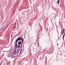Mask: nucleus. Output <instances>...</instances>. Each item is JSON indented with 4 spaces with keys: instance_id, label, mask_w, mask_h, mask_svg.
<instances>
[{
    "instance_id": "nucleus-8",
    "label": "nucleus",
    "mask_w": 65,
    "mask_h": 65,
    "mask_svg": "<svg viewBox=\"0 0 65 65\" xmlns=\"http://www.w3.org/2000/svg\"><path fill=\"white\" fill-rule=\"evenodd\" d=\"M64 31H65V28H64L63 29V32H64Z\"/></svg>"
},
{
    "instance_id": "nucleus-9",
    "label": "nucleus",
    "mask_w": 65,
    "mask_h": 65,
    "mask_svg": "<svg viewBox=\"0 0 65 65\" xmlns=\"http://www.w3.org/2000/svg\"><path fill=\"white\" fill-rule=\"evenodd\" d=\"M4 26L3 27H2V28H1V30H2V29H3V28H4Z\"/></svg>"
},
{
    "instance_id": "nucleus-17",
    "label": "nucleus",
    "mask_w": 65,
    "mask_h": 65,
    "mask_svg": "<svg viewBox=\"0 0 65 65\" xmlns=\"http://www.w3.org/2000/svg\"><path fill=\"white\" fill-rule=\"evenodd\" d=\"M61 36H60V37H61Z\"/></svg>"
},
{
    "instance_id": "nucleus-15",
    "label": "nucleus",
    "mask_w": 65,
    "mask_h": 65,
    "mask_svg": "<svg viewBox=\"0 0 65 65\" xmlns=\"http://www.w3.org/2000/svg\"><path fill=\"white\" fill-rule=\"evenodd\" d=\"M38 46H39V43H38Z\"/></svg>"
},
{
    "instance_id": "nucleus-3",
    "label": "nucleus",
    "mask_w": 65,
    "mask_h": 65,
    "mask_svg": "<svg viewBox=\"0 0 65 65\" xmlns=\"http://www.w3.org/2000/svg\"><path fill=\"white\" fill-rule=\"evenodd\" d=\"M15 46L16 47V48H18V44H17V43L15 44Z\"/></svg>"
},
{
    "instance_id": "nucleus-7",
    "label": "nucleus",
    "mask_w": 65,
    "mask_h": 65,
    "mask_svg": "<svg viewBox=\"0 0 65 65\" xmlns=\"http://www.w3.org/2000/svg\"><path fill=\"white\" fill-rule=\"evenodd\" d=\"M59 0H58L57 1V3H58V4H59Z\"/></svg>"
},
{
    "instance_id": "nucleus-13",
    "label": "nucleus",
    "mask_w": 65,
    "mask_h": 65,
    "mask_svg": "<svg viewBox=\"0 0 65 65\" xmlns=\"http://www.w3.org/2000/svg\"><path fill=\"white\" fill-rule=\"evenodd\" d=\"M2 62L0 64V65H1V63H2Z\"/></svg>"
},
{
    "instance_id": "nucleus-10",
    "label": "nucleus",
    "mask_w": 65,
    "mask_h": 65,
    "mask_svg": "<svg viewBox=\"0 0 65 65\" xmlns=\"http://www.w3.org/2000/svg\"><path fill=\"white\" fill-rule=\"evenodd\" d=\"M64 32H63V31H62V35H63V33H64Z\"/></svg>"
},
{
    "instance_id": "nucleus-16",
    "label": "nucleus",
    "mask_w": 65,
    "mask_h": 65,
    "mask_svg": "<svg viewBox=\"0 0 65 65\" xmlns=\"http://www.w3.org/2000/svg\"><path fill=\"white\" fill-rule=\"evenodd\" d=\"M24 35H25V34H24Z\"/></svg>"
},
{
    "instance_id": "nucleus-5",
    "label": "nucleus",
    "mask_w": 65,
    "mask_h": 65,
    "mask_svg": "<svg viewBox=\"0 0 65 65\" xmlns=\"http://www.w3.org/2000/svg\"><path fill=\"white\" fill-rule=\"evenodd\" d=\"M21 42H18V45H21Z\"/></svg>"
},
{
    "instance_id": "nucleus-1",
    "label": "nucleus",
    "mask_w": 65,
    "mask_h": 65,
    "mask_svg": "<svg viewBox=\"0 0 65 65\" xmlns=\"http://www.w3.org/2000/svg\"><path fill=\"white\" fill-rule=\"evenodd\" d=\"M21 38H22V37L20 36L15 41V43H17L18 40H20L21 39Z\"/></svg>"
},
{
    "instance_id": "nucleus-6",
    "label": "nucleus",
    "mask_w": 65,
    "mask_h": 65,
    "mask_svg": "<svg viewBox=\"0 0 65 65\" xmlns=\"http://www.w3.org/2000/svg\"><path fill=\"white\" fill-rule=\"evenodd\" d=\"M22 48L21 50V51L20 52V53L19 54V55H20V54H21V53H22Z\"/></svg>"
},
{
    "instance_id": "nucleus-14",
    "label": "nucleus",
    "mask_w": 65,
    "mask_h": 65,
    "mask_svg": "<svg viewBox=\"0 0 65 65\" xmlns=\"http://www.w3.org/2000/svg\"><path fill=\"white\" fill-rule=\"evenodd\" d=\"M58 45H59V44H57V45L58 46Z\"/></svg>"
},
{
    "instance_id": "nucleus-11",
    "label": "nucleus",
    "mask_w": 65,
    "mask_h": 65,
    "mask_svg": "<svg viewBox=\"0 0 65 65\" xmlns=\"http://www.w3.org/2000/svg\"><path fill=\"white\" fill-rule=\"evenodd\" d=\"M18 46H19V48H20V45H19Z\"/></svg>"
},
{
    "instance_id": "nucleus-4",
    "label": "nucleus",
    "mask_w": 65,
    "mask_h": 65,
    "mask_svg": "<svg viewBox=\"0 0 65 65\" xmlns=\"http://www.w3.org/2000/svg\"><path fill=\"white\" fill-rule=\"evenodd\" d=\"M21 39H22V40H22L23 41V42H24V39H23V38H22Z\"/></svg>"
},
{
    "instance_id": "nucleus-12",
    "label": "nucleus",
    "mask_w": 65,
    "mask_h": 65,
    "mask_svg": "<svg viewBox=\"0 0 65 65\" xmlns=\"http://www.w3.org/2000/svg\"><path fill=\"white\" fill-rule=\"evenodd\" d=\"M14 52L15 53V54H16V51H14Z\"/></svg>"
},
{
    "instance_id": "nucleus-2",
    "label": "nucleus",
    "mask_w": 65,
    "mask_h": 65,
    "mask_svg": "<svg viewBox=\"0 0 65 65\" xmlns=\"http://www.w3.org/2000/svg\"><path fill=\"white\" fill-rule=\"evenodd\" d=\"M12 56V54H10L7 55V57L8 58H9V57H11V56Z\"/></svg>"
}]
</instances>
